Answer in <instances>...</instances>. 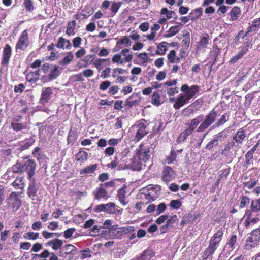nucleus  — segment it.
Listing matches in <instances>:
<instances>
[{"mask_svg": "<svg viewBox=\"0 0 260 260\" xmlns=\"http://www.w3.org/2000/svg\"><path fill=\"white\" fill-rule=\"evenodd\" d=\"M160 26L159 24L155 23L151 27V32L146 36V38L152 41L154 40L156 36V32L159 30Z\"/></svg>", "mask_w": 260, "mask_h": 260, "instance_id": "obj_23", "label": "nucleus"}, {"mask_svg": "<svg viewBox=\"0 0 260 260\" xmlns=\"http://www.w3.org/2000/svg\"><path fill=\"white\" fill-rule=\"evenodd\" d=\"M219 245V243H218V242L213 241L210 240L208 247L204 252V258L206 259L209 256L212 255L216 251Z\"/></svg>", "mask_w": 260, "mask_h": 260, "instance_id": "obj_11", "label": "nucleus"}, {"mask_svg": "<svg viewBox=\"0 0 260 260\" xmlns=\"http://www.w3.org/2000/svg\"><path fill=\"white\" fill-rule=\"evenodd\" d=\"M13 186L17 189L22 188L24 186L23 182L21 178H17L12 183Z\"/></svg>", "mask_w": 260, "mask_h": 260, "instance_id": "obj_52", "label": "nucleus"}, {"mask_svg": "<svg viewBox=\"0 0 260 260\" xmlns=\"http://www.w3.org/2000/svg\"><path fill=\"white\" fill-rule=\"evenodd\" d=\"M248 51L247 47H243L238 53V54L233 56L230 60L232 63H235L239 59H240Z\"/></svg>", "mask_w": 260, "mask_h": 260, "instance_id": "obj_26", "label": "nucleus"}, {"mask_svg": "<svg viewBox=\"0 0 260 260\" xmlns=\"http://www.w3.org/2000/svg\"><path fill=\"white\" fill-rule=\"evenodd\" d=\"M7 204L9 208L16 211L20 207L21 203L16 194L12 193L7 199Z\"/></svg>", "mask_w": 260, "mask_h": 260, "instance_id": "obj_8", "label": "nucleus"}, {"mask_svg": "<svg viewBox=\"0 0 260 260\" xmlns=\"http://www.w3.org/2000/svg\"><path fill=\"white\" fill-rule=\"evenodd\" d=\"M76 24V22L75 20H73L70 22H69L66 34L69 35H74L75 34V27Z\"/></svg>", "mask_w": 260, "mask_h": 260, "instance_id": "obj_33", "label": "nucleus"}, {"mask_svg": "<svg viewBox=\"0 0 260 260\" xmlns=\"http://www.w3.org/2000/svg\"><path fill=\"white\" fill-rule=\"evenodd\" d=\"M223 231L220 229L218 230L213 235V236L211 239V240L213 241L218 242V243H220L222 237L223 236Z\"/></svg>", "mask_w": 260, "mask_h": 260, "instance_id": "obj_44", "label": "nucleus"}, {"mask_svg": "<svg viewBox=\"0 0 260 260\" xmlns=\"http://www.w3.org/2000/svg\"><path fill=\"white\" fill-rule=\"evenodd\" d=\"M166 209V205L164 203H160L156 208V213L157 215H159L163 213Z\"/></svg>", "mask_w": 260, "mask_h": 260, "instance_id": "obj_55", "label": "nucleus"}, {"mask_svg": "<svg viewBox=\"0 0 260 260\" xmlns=\"http://www.w3.org/2000/svg\"><path fill=\"white\" fill-rule=\"evenodd\" d=\"M62 244L63 243L62 240H59L58 239H54V243L53 244L52 248L53 249L55 250H57L61 247Z\"/></svg>", "mask_w": 260, "mask_h": 260, "instance_id": "obj_53", "label": "nucleus"}, {"mask_svg": "<svg viewBox=\"0 0 260 260\" xmlns=\"http://www.w3.org/2000/svg\"><path fill=\"white\" fill-rule=\"evenodd\" d=\"M111 69L110 67H107L104 69L102 72L101 74V77L103 79H106L110 77V73L111 72Z\"/></svg>", "mask_w": 260, "mask_h": 260, "instance_id": "obj_56", "label": "nucleus"}, {"mask_svg": "<svg viewBox=\"0 0 260 260\" xmlns=\"http://www.w3.org/2000/svg\"><path fill=\"white\" fill-rule=\"evenodd\" d=\"M257 212L256 211H252L251 209L248 210L246 212L245 219L244 223L245 227L247 228H250L259 221L258 214L256 213Z\"/></svg>", "mask_w": 260, "mask_h": 260, "instance_id": "obj_3", "label": "nucleus"}, {"mask_svg": "<svg viewBox=\"0 0 260 260\" xmlns=\"http://www.w3.org/2000/svg\"><path fill=\"white\" fill-rule=\"evenodd\" d=\"M39 236V234L38 233L28 232L24 234L23 237L25 239L35 240L38 238Z\"/></svg>", "mask_w": 260, "mask_h": 260, "instance_id": "obj_41", "label": "nucleus"}, {"mask_svg": "<svg viewBox=\"0 0 260 260\" xmlns=\"http://www.w3.org/2000/svg\"><path fill=\"white\" fill-rule=\"evenodd\" d=\"M52 94V89L50 87H45L42 89L40 103L44 104L48 102Z\"/></svg>", "mask_w": 260, "mask_h": 260, "instance_id": "obj_12", "label": "nucleus"}, {"mask_svg": "<svg viewBox=\"0 0 260 260\" xmlns=\"http://www.w3.org/2000/svg\"><path fill=\"white\" fill-rule=\"evenodd\" d=\"M11 47L9 44H7L4 48L2 54V64L4 66L7 65L9 62L11 56Z\"/></svg>", "mask_w": 260, "mask_h": 260, "instance_id": "obj_14", "label": "nucleus"}, {"mask_svg": "<svg viewBox=\"0 0 260 260\" xmlns=\"http://www.w3.org/2000/svg\"><path fill=\"white\" fill-rule=\"evenodd\" d=\"M76 231L74 228H69L63 232V236L65 238L68 239L72 236L73 234Z\"/></svg>", "mask_w": 260, "mask_h": 260, "instance_id": "obj_59", "label": "nucleus"}, {"mask_svg": "<svg viewBox=\"0 0 260 260\" xmlns=\"http://www.w3.org/2000/svg\"><path fill=\"white\" fill-rule=\"evenodd\" d=\"M137 58L134 61L135 64L146 66L148 61V57L146 52L139 53L137 55Z\"/></svg>", "mask_w": 260, "mask_h": 260, "instance_id": "obj_18", "label": "nucleus"}, {"mask_svg": "<svg viewBox=\"0 0 260 260\" xmlns=\"http://www.w3.org/2000/svg\"><path fill=\"white\" fill-rule=\"evenodd\" d=\"M125 186L121 187L118 191L117 193V198L118 199L119 201L123 205H125L127 202L126 201V191H125Z\"/></svg>", "mask_w": 260, "mask_h": 260, "instance_id": "obj_24", "label": "nucleus"}, {"mask_svg": "<svg viewBox=\"0 0 260 260\" xmlns=\"http://www.w3.org/2000/svg\"><path fill=\"white\" fill-rule=\"evenodd\" d=\"M171 207L178 209L181 206V203L179 200H172L170 203Z\"/></svg>", "mask_w": 260, "mask_h": 260, "instance_id": "obj_64", "label": "nucleus"}, {"mask_svg": "<svg viewBox=\"0 0 260 260\" xmlns=\"http://www.w3.org/2000/svg\"><path fill=\"white\" fill-rule=\"evenodd\" d=\"M134 228L133 227H121L118 229L117 233L120 234H127L131 231H133Z\"/></svg>", "mask_w": 260, "mask_h": 260, "instance_id": "obj_63", "label": "nucleus"}, {"mask_svg": "<svg viewBox=\"0 0 260 260\" xmlns=\"http://www.w3.org/2000/svg\"><path fill=\"white\" fill-rule=\"evenodd\" d=\"M146 123V121L145 120H141L133 126L134 130L136 131L135 138L136 141H139L148 133Z\"/></svg>", "mask_w": 260, "mask_h": 260, "instance_id": "obj_2", "label": "nucleus"}, {"mask_svg": "<svg viewBox=\"0 0 260 260\" xmlns=\"http://www.w3.org/2000/svg\"><path fill=\"white\" fill-rule=\"evenodd\" d=\"M37 189L34 183L30 184L28 188V195L32 199H34V198L36 196Z\"/></svg>", "mask_w": 260, "mask_h": 260, "instance_id": "obj_39", "label": "nucleus"}, {"mask_svg": "<svg viewBox=\"0 0 260 260\" xmlns=\"http://www.w3.org/2000/svg\"><path fill=\"white\" fill-rule=\"evenodd\" d=\"M180 29L181 27L180 25H175L172 26L169 28L165 36L167 38H170L173 37L177 34L180 30Z\"/></svg>", "mask_w": 260, "mask_h": 260, "instance_id": "obj_28", "label": "nucleus"}, {"mask_svg": "<svg viewBox=\"0 0 260 260\" xmlns=\"http://www.w3.org/2000/svg\"><path fill=\"white\" fill-rule=\"evenodd\" d=\"M154 256V253L151 249L145 250L138 257V260H149Z\"/></svg>", "mask_w": 260, "mask_h": 260, "instance_id": "obj_25", "label": "nucleus"}, {"mask_svg": "<svg viewBox=\"0 0 260 260\" xmlns=\"http://www.w3.org/2000/svg\"><path fill=\"white\" fill-rule=\"evenodd\" d=\"M122 5V3L121 2H113L110 8L111 10V15L112 16H114L116 13L118 11L119 9Z\"/></svg>", "mask_w": 260, "mask_h": 260, "instance_id": "obj_36", "label": "nucleus"}, {"mask_svg": "<svg viewBox=\"0 0 260 260\" xmlns=\"http://www.w3.org/2000/svg\"><path fill=\"white\" fill-rule=\"evenodd\" d=\"M60 235V234L58 233H50L47 231H43L42 232V236L46 239L53 238L55 236L59 237Z\"/></svg>", "mask_w": 260, "mask_h": 260, "instance_id": "obj_50", "label": "nucleus"}, {"mask_svg": "<svg viewBox=\"0 0 260 260\" xmlns=\"http://www.w3.org/2000/svg\"><path fill=\"white\" fill-rule=\"evenodd\" d=\"M167 58L171 63H179L180 58L176 55V52L172 50L167 55Z\"/></svg>", "mask_w": 260, "mask_h": 260, "instance_id": "obj_32", "label": "nucleus"}, {"mask_svg": "<svg viewBox=\"0 0 260 260\" xmlns=\"http://www.w3.org/2000/svg\"><path fill=\"white\" fill-rule=\"evenodd\" d=\"M131 41L127 36H123L117 40V46L125 45L126 47H129L131 45Z\"/></svg>", "mask_w": 260, "mask_h": 260, "instance_id": "obj_31", "label": "nucleus"}, {"mask_svg": "<svg viewBox=\"0 0 260 260\" xmlns=\"http://www.w3.org/2000/svg\"><path fill=\"white\" fill-rule=\"evenodd\" d=\"M96 168V165H92L87 167L80 171V174H89L93 173Z\"/></svg>", "mask_w": 260, "mask_h": 260, "instance_id": "obj_46", "label": "nucleus"}, {"mask_svg": "<svg viewBox=\"0 0 260 260\" xmlns=\"http://www.w3.org/2000/svg\"><path fill=\"white\" fill-rule=\"evenodd\" d=\"M189 101L184 94H180L177 98H176V102L173 105V107L176 109H179L186 103H188Z\"/></svg>", "mask_w": 260, "mask_h": 260, "instance_id": "obj_17", "label": "nucleus"}, {"mask_svg": "<svg viewBox=\"0 0 260 260\" xmlns=\"http://www.w3.org/2000/svg\"><path fill=\"white\" fill-rule=\"evenodd\" d=\"M24 5L28 11H32L34 10V7L31 0H24Z\"/></svg>", "mask_w": 260, "mask_h": 260, "instance_id": "obj_58", "label": "nucleus"}, {"mask_svg": "<svg viewBox=\"0 0 260 260\" xmlns=\"http://www.w3.org/2000/svg\"><path fill=\"white\" fill-rule=\"evenodd\" d=\"M167 43L166 42L159 43L157 47L156 54L159 55H162L165 54L167 50Z\"/></svg>", "mask_w": 260, "mask_h": 260, "instance_id": "obj_29", "label": "nucleus"}, {"mask_svg": "<svg viewBox=\"0 0 260 260\" xmlns=\"http://www.w3.org/2000/svg\"><path fill=\"white\" fill-rule=\"evenodd\" d=\"M108 60H109L108 59L98 58L94 61L93 63L96 69L98 71H100L102 69V65L103 63Z\"/></svg>", "mask_w": 260, "mask_h": 260, "instance_id": "obj_48", "label": "nucleus"}, {"mask_svg": "<svg viewBox=\"0 0 260 260\" xmlns=\"http://www.w3.org/2000/svg\"><path fill=\"white\" fill-rule=\"evenodd\" d=\"M29 37L27 30H23L21 34L16 45V50H24L29 46Z\"/></svg>", "mask_w": 260, "mask_h": 260, "instance_id": "obj_6", "label": "nucleus"}, {"mask_svg": "<svg viewBox=\"0 0 260 260\" xmlns=\"http://www.w3.org/2000/svg\"><path fill=\"white\" fill-rule=\"evenodd\" d=\"M12 129L16 131H19L27 128V124L26 122L20 123L18 119H15L11 124Z\"/></svg>", "mask_w": 260, "mask_h": 260, "instance_id": "obj_19", "label": "nucleus"}, {"mask_svg": "<svg viewBox=\"0 0 260 260\" xmlns=\"http://www.w3.org/2000/svg\"><path fill=\"white\" fill-rule=\"evenodd\" d=\"M216 117V112L213 109L205 116L204 120L202 121L197 128V131L198 132H204L215 121Z\"/></svg>", "mask_w": 260, "mask_h": 260, "instance_id": "obj_1", "label": "nucleus"}, {"mask_svg": "<svg viewBox=\"0 0 260 260\" xmlns=\"http://www.w3.org/2000/svg\"><path fill=\"white\" fill-rule=\"evenodd\" d=\"M35 140L33 138H30L25 141L19 142L18 143V146L20 147V150L23 151L28 149L35 143Z\"/></svg>", "mask_w": 260, "mask_h": 260, "instance_id": "obj_22", "label": "nucleus"}, {"mask_svg": "<svg viewBox=\"0 0 260 260\" xmlns=\"http://www.w3.org/2000/svg\"><path fill=\"white\" fill-rule=\"evenodd\" d=\"M237 241V237L236 235H233L231 237L229 241L227 243V245L229 246V247L232 249H234L235 246V245Z\"/></svg>", "mask_w": 260, "mask_h": 260, "instance_id": "obj_61", "label": "nucleus"}, {"mask_svg": "<svg viewBox=\"0 0 260 260\" xmlns=\"http://www.w3.org/2000/svg\"><path fill=\"white\" fill-rule=\"evenodd\" d=\"M260 27V18L255 19L252 24L251 26L249 28L248 32L255 31L257 28Z\"/></svg>", "mask_w": 260, "mask_h": 260, "instance_id": "obj_51", "label": "nucleus"}, {"mask_svg": "<svg viewBox=\"0 0 260 260\" xmlns=\"http://www.w3.org/2000/svg\"><path fill=\"white\" fill-rule=\"evenodd\" d=\"M64 254L66 255L70 254L72 252L76 250V247L72 244H68L64 247Z\"/></svg>", "mask_w": 260, "mask_h": 260, "instance_id": "obj_54", "label": "nucleus"}, {"mask_svg": "<svg viewBox=\"0 0 260 260\" xmlns=\"http://www.w3.org/2000/svg\"><path fill=\"white\" fill-rule=\"evenodd\" d=\"M203 13V9L202 8H198L193 10L190 13L191 19L192 20H196L199 18Z\"/></svg>", "mask_w": 260, "mask_h": 260, "instance_id": "obj_37", "label": "nucleus"}, {"mask_svg": "<svg viewBox=\"0 0 260 260\" xmlns=\"http://www.w3.org/2000/svg\"><path fill=\"white\" fill-rule=\"evenodd\" d=\"M36 166L35 162L31 159L25 161L23 164L24 172L26 171L27 172L29 179H30L34 176L36 170Z\"/></svg>", "mask_w": 260, "mask_h": 260, "instance_id": "obj_10", "label": "nucleus"}, {"mask_svg": "<svg viewBox=\"0 0 260 260\" xmlns=\"http://www.w3.org/2000/svg\"><path fill=\"white\" fill-rule=\"evenodd\" d=\"M76 156L78 160L80 161H84L87 159L88 154L85 151H81L77 153Z\"/></svg>", "mask_w": 260, "mask_h": 260, "instance_id": "obj_47", "label": "nucleus"}, {"mask_svg": "<svg viewBox=\"0 0 260 260\" xmlns=\"http://www.w3.org/2000/svg\"><path fill=\"white\" fill-rule=\"evenodd\" d=\"M250 208L252 211L260 212V198L251 202Z\"/></svg>", "mask_w": 260, "mask_h": 260, "instance_id": "obj_42", "label": "nucleus"}, {"mask_svg": "<svg viewBox=\"0 0 260 260\" xmlns=\"http://www.w3.org/2000/svg\"><path fill=\"white\" fill-rule=\"evenodd\" d=\"M241 13L240 9L238 7L233 8L230 12V16L232 20H236Z\"/></svg>", "mask_w": 260, "mask_h": 260, "instance_id": "obj_34", "label": "nucleus"}, {"mask_svg": "<svg viewBox=\"0 0 260 260\" xmlns=\"http://www.w3.org/2000/svg\"><path fill=\"white\" fill-rule=\"evenodd\" d=\"M111 82L109 81L105 80L101 82L99 88L100 90L104 91L110 86Z\"/></svg>", "mask_w": 260, "mask_h": 260, "instance_id": "obj_60", "label": "nucleus"}, {"mask_svg": "<svg viewBox=\"0 0 260 260\" xmlns=\"http://www.w3.org/2000/svg\"><path fill=\"white\" fill-rule=\"evenodd\" d=\"M94 211L96 213L104 212L107 214H114L115 211V204L109 202L107 204H102L94 207Z\"/></svg>", "mask_w": 260, "mask_h": 260, "instance_id": "obj_5", "label": "nucleus"}, {"mask_svg": "<svg viewBox=\"0 0 260 260\" xmlns=\"http://www.w3.org/2000/svg\"><path fill=\"white\" fill-rule=\"evenodd\" d=\"M199 89L200 87L198 85H193L189 86L187 84H185L181 86L180 90L184 93V95L189 101L199 91Z\"/></svg>", "mask_w": 260, "mask_h": 260, "instance_id": "obj_4", "label": "nucleus"}, {"mask_svg": "<svg viewBox=\"0 0 260 260\" xmlns=\"http://www.w3.org/2000/svg\"><path fill=\"white\" fill-rule=\"evenodd\" d=\"M125 70L121 68H115L113 70L112 77L114 78L119 76L118 74H124Z\"/></svg>", "mask_w": 260, "mask_h": 260, "instance_id": "obj_57", "label": "nucleus"}, {"mask_svg": "<svg viewBox=\"0 0 260 260\" xmlns=\"http://www.w3.org/2000/svg\"><path fill=\"white\" fill-rule=\"evenodd\" d=\"M209 37L207 34L202 36L197 46L198 51L204 52L209 44Z\"/></svg>", "mask_w": 260, "mask_h": 260, "instance_id": "obj_15", "label": "nucleus"}, {"mask_svg": "<svg viewBox=\"0 0 260 260\" xmlns=\"http://www.w3.org/2000/svg\"><path fill=\"white\" fill-rule=\"evenodd\" d=\"M74 58V56L71 52L68 53L64 58L60 61V64L61 65H67L69 64L72 61Z\"/></svg>", "mask_w": 260, "mask_h": 260, "instance_id": "obj_45", "label": "nucleus"}, {"mask_svg": "<svg viewBox=\"0 0 260 260\" xmlns=\"http://www.w3.org/2000/svg\"><path fill=\"white\" fill-rule=\"evenodd\" d=\"M112 61L113 63L118 64H123L124 63V61L123 60L120 53L114 54L112 58Z\"/></svg>", "mask_w": 260, "mask_h": 260, "instance_id": "obj_43", "label": "nucleus"}, {"mask_svg": "<svg viewBox=\"0 0 260 260\" xmlns=\"http://www.w3.org/2000/svg\"><path fill=\"white\" fill-rule=\"evenodd\" d=\"M247 242L251 243L260 242V228L251 232V237L247 239Z\"/></svg>", "mask_w": 260, "mask_h": 260, "instance_id": "obj_20", "label": "nucleus"}, {"mask_svg": "<svg viewBox=\"0 0 260 260\" xmlns=\"http://www.w3.org/2000/svg\"><path fill=\"white\" fill-rule=\"evenodd\" d=\"M139 149L137 153V155L139 157L140 160L145 162L149 160L150 157V151L148 146L144 145H140Z\"/></svg>", "mask_w": 260, "mask_h": 260, "instance_id": "obj_7", "label": "nucleus"}, {"mask_svg": "<svg viewBox=\"0 0 260 260\" xmlns=\"http://www.w3.org/2000/svg\"><path fill=\"white\" fill-rule=\"evenodd\" d=\"M203 115H200L191 120L188 126L194 129L203 121Z\"/></svg>", "mask_w": 260, "mask_h": 260, "instance_id": "obj_35", "label": "nucleus"}, {"mask_svg": "<svg viewBox=\"0 0 260 260\" xmlns=\"http://www.w3.org/2000/svg\"><path fill=\"white\" fill-rule=\"evenodd\" d=\"M160 99V97L159 94L157 92H154L151 97V103L154 105L158 106L162 104Z\"/></svg>", "mask_w": 260, "mask_h": 260, "instance_id": "obj_40", "label": "nucleus"}, {"mask_svg": "<svg viewBox=\"0 0 260 260\" xmlns=\"http://www.w3.org/2000/svg\"><path fill=\"white\" fill-rule=\"evenodd\" d=\"M12 170L14 173H22L24 172L23 164L17 162L12 167Z\"/></svg>", "mask_w": 260, "mask_h": 260, "instance_id": "obj_49", "label": "nucleus"}, {"mask_svg": "<svg viewBox=\"0 0 260 260\" xmlns=\"http://www.w3.org/2000/svg\"><path fill=\"white\" fill-rule=\"evenodd\" d=\"M127 166H129L131 168L135 170H139L141 169V165L143 162L142 160H140L139 157L137 155L136 157L127 159L122 160Z\"/></svg>", "mask_w": 260, "mask_h": 260, "instance_id": "obj_9", "label": "nucleus"}, {"mask_svg": "<svg viewBox=\"0 0 260 260\" xmlns=\"http://www.w3.org/2000/svg\"><path fill=\"white\" fill-rule=\"evenodd\" d=\"M95 196L94 199L100 200L101 199H107L108 198V194L105 187L102 184L97 187L93 192Z\"/></svg>", "mask_w": 260, "mask_h": 260, "instance_id": "obj_16", "label": "nucleus"}, {"mask_svg": "<svg viewBox=\"0 0 260 260\" xmlns=\"http://www.w3.org/2000/svg\"><path fill=\"white\" fill-rule=\"evenodd\" d=\"M245 137L246 134L245 131L242 129H240L237 132L236 135L233 137V139L237 142L241 143Z\"/></svg>", "mask_w": 260, "mask_h": 260, "instance_id": "obj_27", "label": "nucleus"}, {"mask_svg": "<svg viewBox=\"0 0 260 260\" xmlns=\"http://www.w3.org/2000/svg\"><path fill=\"white\" fill-rule=\"evenodd\" d=\"M59 74V67L57 65L54 66L49 75L50 80L55 79Z\"/></svg>", "mask_w": 260, "mask_h": 260, "instance_id": "obj_38", "label": "nucleus"}, {"mask_svg": "<svg viewBox=\"0 0 260 260\" xmlns=\"http://www.w3.org/2000/svg\"><path fill=\"white\" fill-rule=\"evenodd\" d=\"M175 177V173L170 167H166L163 171L162 180L166 182L172 180Z\"/></svg>", "mask_w": 260, "mask_h": 260, "instance_id": "obj_13", "label": "nucleus"}, {"mask_svg": "<svg viewBox=\"0 0 260 260\" xmlns=\"http://www.w3.org/2000/svg\"><path fill=\"white\" fill-rule=\"evenodd\" d=\"M120 53L121 56H123V60L124 61V63L126 62H132L133 56L129 49H123L120 51Z\"/></svg>", "mask_w": 260, "mask_h": 260, "instance_id": "obj_21", "label": "nucleus"}, {"mask_svg": "<svg viewBox=\"0 0 260 260\" xmlns=\"http://www.w3.org/2000/svg\"><path fill=\"white\" fill-rule=\"evenodd\" d=\"M40 70H38L35 72H30L26 76V80L29 82L36 81L39 78Z\"/></svg>", "mask_w": 260, "mask_h": 260, "instance_id": "obj_30", "label": "nucleus"}, {"mask_svg": "<svg viewBox=\"0 0 260 260\" xmlns=\"http://www.w3.org/2000/svg\"><path fill=\"white\" fill-rule=\"evenodd\" d=\"M194 129L189 126V127L181 134V136L183 137L184 139H186L188 136L192 133Z\"/></svg>", "mask_w": 260, "mask_h": 260, "instance_id": "obj_62", "label": "nucleus"}]
</instances>
